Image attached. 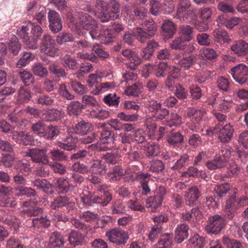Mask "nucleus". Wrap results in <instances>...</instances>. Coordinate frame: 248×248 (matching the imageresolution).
Wrapping results in <instances>:
<instances>
[{"mask_svg":"<svg viewBox=\"0 0 248 248\" xmlns=\"http://www.w3.org/2000/svg\"><path fill=\"white\" fill-rule=\"evenodd\" d=\"M80 19L83 28L89 31V34L93 39L100 41L105 44H108L113 41L110 30L106 29L103 31H99L95 20L93 19L92 17L88 14L82 15Z\"/></svg>","mask_w":248,"mask_h":248,"instance_id":"obj_1","label":"nucleus"},{"mask_svg":"<svg viewBox=\"0 0 248 248\" xmlns=\"http://www.w3.org/2000/svg\"><path fill=\"white\" fill-rule=\"evenodd\" d=\"M40 50L41 53L51 57L58 56L60 53L55 40L47 33L44 34L41 39Z\"/></svg>","mask_w":248,"mask_h":248,"instance_id":"obj_2","label":"nucleus"},{"mask_svg":"<svg viewBox=\"0 0 248 248\" xmlns=\"http://www.w3.org/2000/svg\"><path fill=\"white\" fill-rule=\"evenodd\" d=\"M105 236L110 243L118 246L124 245L129 238L128 232L119 227L107 231Z\"/></svg>","mask_w":248,"mask_h":248,"instance_id":"obj_3","label":"nucleus"},{"mask_svg":"<svg viewBox=\"0 0 248 248\" xmlns=\"http://www.w3.org/2000/svg\"><path fill=\"white\" fill-rule=\"evenodd\" d=\"M213 132L217 135V139L222 143H228L232 138L234 129L230 123L223 125L221 124H217L213 128Z\"/></svg>","mask_w":248,"mask_h":248,"instance_id":"obj_4","label":"nucleus"},{"mask_svg":"<svg viewBox=\"0 0 248 248\" xmlns=\"http://www.w3.org/2000/svg\"><path fill=\"white\" fill-rule=\"evenodd\" d=\"M226 224V220L221 216L216 215L209 217L205 230L208 233L217 234Z\"/></svg>","mask_w":248,"mask_h":248,"instance_id":"obj_5","label":"nucleus"},{"mask_svg":"<svg viewBox=\"0 0 248 248\" xmlns=\"http://www.w3.org/2000/svg\"><path fill=\"white\" fill-rule=\"evenodd\" d=\"M155 225L152 228L148 234V239L152 242H154L156 239L158 235L161 233L164 223L167 222L169 220L167 215L163 214L153 217Z\"/></svg>","mask_w":248,"mask_h":248,"instance_id":"obj_6","label":"nucleus"},{"mask_svg":"<svg viewBox=\"0 0 248 248\" xmlns=\"http://www.w3.org/2000/svg\"><path fill=\"white\" fill-rule=\"evenodd\" d=\"M133 180L138 181L140 185V188L142 195H147L150 193V186L151 174L140 171L132 174Z\"/></svg>","mask_w":248,"mask_h":248,"instance_id":"obj_7","label":"nucleus"},{"mask_svg":"<svg viewBox=\"0 0 248 248\" xmlns=\"http://www.w3.org/2000/svg\"><path fill=\"white\" fill-rule=\"evenodd\" d=\"M29 27L31 29V35L28 47L35 50L38 47L37 42L42 35L43 30L39 25L30 21H29Z\"/></svg>","mask_w":248,"mask_h":248,"instance_id":"obj_8","label":"nucleus"},{"mask_svg":"<svg viewBox=\"0 0 248 248\" xmlns=\"http://www.w3.org/2000/svg\"><path fill=\"white\" fill-rule=\"evenodd\" d=\"M236 82L243 84L248 80V67L243 63H240L232 68L230 72Z\"/></svg>","mask_w":248,"mask_h":248,"instance_id":"obj_9","label":"nucleus"},{"mask_svg":"<svg viewBox=\"0 0 248 248\" xmlns=\"http://www.w3.org/2000/svg\"><path fill=\"white\" fill-rule=\"evenodd\" d=\"M26 155L31 157V160L35 163L47 164L49 162L46 150L45 149L35 148L28 150L26 152Z\"/></svg>","mask_w":248,"mask_h":248,"instance_id":"obj_10","label":"nucleus"},{"mask_svg":"<svg viewBox=\"0 0 248 248\" xmlns=\"http://www.w3.org/2000/svg\"><path fill=\"white\" fill-rule=\"evenodd\" d=\"M64 206H65L68 211L73 210L75 207V203L67 196H58L50 204V207L53 210H57Z\"/></svg>","mask_w":248,"mask_h":248,"instance_id":"obj_11","label":"nucleus"},{"mask_svg":"<svg viewBox=\"0 0 248 248\" xmlns=\"http://www.w3.org/2000/svg\"><path fill=\"white\" fill-rule=\"evenodd\" d=\"M149 110L156 119L163 120L169 114V110L162 107L160 103L152 100L148 104Z\"/></svg>","mask_w":248,"mask_h":248,"instance_id":"obj_12","label":"nucleus"},{"mask_svg":"<svg viewBox=\"0 0 248 248\" xmlns=\"http://www.w3.org/2000/svg\"><path fill=\"white\" fill-rule=\"evenodd\" d=\"M49 29L53 33H56L62 30V21L60 15L54 10H50L48 13Z\"/></svg>","mask_w":248,"mask_h":248,"instance_id":"obj_13","label":"nucleus"},{"mask_svg":"<svg viewBox=\"0 0 248 248\" xmlns=\"http://www.w3.org/2000/svg\"><path fill=\"white\" fill-rule=\"evenodd\" d=\"M193 55H186L182 53L176 54L174 57L175 63L182 69H188L195 62Z\"/></svg>","mask_w":248,"mask_h":248,"instance_id":"obj_14","label":"nucleus"},{"mask_svg":"<svg viewBox=\"0 0 248 248\" xmlns=\"http://www.w3.org/2000/svg\"><path fill=\"white\" fill-rule=\"evenodd\" d=\"M231 50L233 54L238 57H246L248 61V43L243 40L234 41L231 46Z\"/></svg>","mask_w":248,"mask_h":248,"instance_id":"obj_15","label":"nucleus"},{"mask_svg":"<svg viewBox=\"0 0 248 248\" xmlns=\"http://www.w3.org/2000/svg\"><path fill=\"white\" fill-rule=\"evenodd\" d=\"M12 139L16 143L24 145H32L34 142L32 135L25 131H14Z\"/></svg>","mask_w":248,"mask_h":248,"instance_id":"obj_16","label":"nucleus"},{"mask_svg":"<svg viewBox=\"0 0 248 248\" xmlns=\"http://www.w3.org/2000/svg\"><path fill=\"white\" fill-rule=\"evenodd\" d=\"M201 196L199 189L196 186H192L185 191V203L189 206H193Z\"/></svg>","mask_w":248,"mask_h":248,"instance_id":"obj_17","label":"nucleus"},{"mask_svg":"<svg viewBox=\"0 0 248 248\" xmlns=\"http://www.w3.org/2000/svg\"><path fill=\"white\" fill-rule=\"evenodd\" d=\"M114 134L113 131L103 129L101 132L100 140L104 144H107V145L101 148V150H110L114 147L113 142Z\"/></svg>","mask_w":248,"mask_h":248,"instance_id":"obj_18","label":"nucleus"},{"mask_svg":"<svg viewBox=\"0 0 248 248\" xmlns=\"http://www.w3.org/2000/svg\"><path fill=\"white\" fill-rule=\"evenodd\" d=\"M204 113L205 110L203 108L197 109L194 108H188L187 109L186 118L189 120L201 123Z\"/></svg>","mask_w":248,"mask_h":248,"instance_id":"obj_19","label":"nucleus"},{"mask_svg":"<svg viewBox=\"0 0 248 248\" xmlns=\"http://www.w3.org/2000/svg\"><path fill=\"white\" fill-rule=\"evenodd\" d=\"M188 226L185 224L178 225L175 230V240L177 243H182L188 236Z\"/></svg>","mask_w":248,"mask_h":248,"instance_id":"obj_20","label":"nucleus"},{"mask_svg":"<svg viewBox=\"0 0 248 248\" xmlns=\"http://www.w3.org/2000/svg\"><path fill=\"white\" fill-rule=\"evenodd\" d=\"M122 156L118 150H117L102 154L101 158L108 164L114 165L122 161Z\"/></svg>","mask_w":248,"mask_h":248,"instance_id":"obj_21","label":"nucleus"},{"mask_svg":"<svg viewBox=\"0 0 248 248\" xmlns=\"http://www.w3.org/2000/svg\"><path fill=\"white\" fill-rule=\"evenodd\" d=\"M106 166L103 160H92L90 163L89 170L93 173L103 174L106 171Z\"/></svg>","mask_w":248,"mask_h":248,"instance_id":"obj_22","label":"nucleus"},{"mask_svg":"<svg viewBox=\"0 0 248 248\" xmlns=\"http://www.w3.org/2000/svg\"><path fill=\"white\" fill-rule=\"evenodd\" d=\"M55 100V93H43L37 96L36 103L42 106H50L54 104Z\"/></svg>","mask_w":248,"mask_h":248,"instance_id":"obj_23","label":"nucleus"},{"mask_svg":"<svg viewBox=\"0 0 248 248\" xmlns=\"http://www.w3.org/2000/svg\"><path fill=\"white\" fill-rule=\"evenodd\" d=\"M77 141L75 138L72 136H68L62 140V141H58L57 145L61 149L66 151H71L76 148Z\"/></svg>","mask_w":248,"mask_h":248,"instance_id":"obj_24","label":"nucleus"},{"mask_svg":"<svg viewBox=\"0 0 248 248\" xmlns=\"http://www.w3.org/2000/svg\"><path fill=\"white\" fill-rule=\"evenodd\" d=\"M205 166L210 170L221 169L226 166V160L223 159L221 156L216 155L213 159L208 161Z\"/></svg>","mask_w":248,"mask_h":248,"instance_id":"obj_25","label":"nucleus"},{"mask_svg":"<svg viewBox=\"0 0 248 248\" xmlns=\"http://www.w3.org/2000/svg\"><path fill=\"white\" fill-rule=\"evenodd\" d=\"M191 7V3L189 0H180L177 9V16L181 20L185 21V13L188 11Z\"/></svg>","mask_w":248,"mask_h":248,"instance_id":"obj_26","label":"nucleus"},{"mask_svg":"<svg viewBox=\"0 0 248 248\" xmlns=\"http://www.w3.org/2000/svg\"><path fill=\"white\" fill-rule=\"evenodd\" d=\"M159 46L158 42L151 40L148 42L147 46L142 51L140 55L144 59L148 60L152 57L153 53Z\"/></svg>","mask_w":248,"mask_h":248,"instance_id":"obj_27","label":"nucleus"},{"mask_svg":"<svg viewBox=\"0 0 248 248\" xmlns=\"http://www.w3.org/2000/svg\"><path fill=\"white\" fill-rule=\"evenodd\" d=\"M184 141V136L179 131L171 130L167 136V141L170 145L176 146Z\"/></svg>","mask_w":248,"mask_h":248,"instance_id":"obj_28","label":"nucleus"},{"mask_svg":"<svg viewBox=\"0 0 248 248\" xmlns=\"http://www.w3.org/2000/svg\"><path fill=\"white\" fill-rule=\"evenodd\" d=\"M63 236L57 232H54L51 234L49 240V245L51 248H61L64 244Z\"/></svg>","mask_w":248,"mask_h":248,"instance_id":"obj_29","label":"nucleus"},{"mask_svg":"<svg viewBox=\"0 0 248 248\" xmlns=\"http://www.w3.org/2000/svg\"><path fill=\"white\" fill-rule=\"evenodd\" d=\"M84 240V236L77 231L72 230L69 233L68 241L74 247L82 245Z\"/></svg>","mask_w":248,"mask_h":248,"instance_id":"obj_30","label":"nucleus"},{"mask_svg":"<svg viewBox=\"0 0 248 248\" xmlns=\"http://www.w3.org/2000/svg\"><path fill=\"white\" fill-rule=\"evenodd\" d=\"M193 29L188 25H180L179 27V33L184 40L190 42L194 38Z\"/></svg>","mask_w":248,"mask_h":248,"instance_id":"obj_31","label":"nucleus"},{"mask_svg":"<svg viewBox=\"0 0 248 248\" xmlns=\"http://www.w3.org/2000/svg\"><path fill=\"white\" fill-rule=\"evenodd\" d=\"M163 35L166 39H169L173 36L176 31L174 24L170 20L165 21L161 26Z\"/></svg>","mask_w":248,"mask_h":248,"instance_id":"obj_32","label":"nucleus"},{"mask_svg":"<svg viewBox=\"0 0 248 248\" xmlns=\"http://www.w3.org/2000/svg\"><path fill=\"white\" fill-rule=\"evenodd\" d=\"M212 34L215 41L220 44L229 43L231 41L228 32L223 30L216 29L213 31Z\"/></svg>","mask_w":248,"mask_h":248,"instance_id":"obj_33","label":"nucleus"},{"mask_svg":"<svg viewBox=\"0 0 248 248\" xmlns=\"http://www.w3.org/2000/svg\"><path fill=\"white\" fill-rule=\"evenodd\" d=\"M141 28L145 30L151 38L155 36L157 31V26L152 19L143 20L141 23Z\"/></svg>","mask_w":248,"mask_h":248,"instance_id":"obj_34","label":"nucleus"},{"mask_svg":"<svg viewBox=\"0 0 248 248\" xmlns=\"http://www.w3.org/2000/svg\"><path fill=\"white\" fill-rule=\"evenodd\" d=\"M32 225L37 228H47L50 225V220L46 215L43 214L40 217H36L31 220Z\"/></svg>","mask_w":248,"mask_h":248,"instance_id":"obj_35","label":"nucleus"},{"mask_svg":"<svg viewBox=\"0 0 248 248\" xmlns=\"http://www.w3.org/2000/svg\"><path fill=\"white\" fill-rule=\"evenodd\" d=\"M183 176L201 178L204 179L207 177L206 174L203 170H199L197 168L193 166L189 167L186 171L183 172Z\"/></svg>","mask_w":248,"mask_h":248,"instance_id":"obj_36","label":"nucleus"},{"mask_svg":"<svg viewBox=\"0 0 248 248\" xmlns=\"http://www.w3.org/2000/svg\"><path fill=\"white\" fill-rule=\"evenodd\" d=\"M172 235L166 233L161 235L156 244L157 248H169L172 243Z\"/></svg>","mask_w":248,"mask_h":248,"instance_id":"obj_37","label":"nucleus"},{"mask_svg":"<svg viewBox=\"0 0 248 248\" xmlns=\"http://www.w3.org/2000/svg\"><path fill=\"white\" fill-rule=\"evenodd\" d=\"M1 220L5 224L8 225L11 229L16 231L20 227V222L15 216H4L1 217Z\"/></svg>","mask_w":248,"mask_h":248,"instance_id":"obj_38","label":"nucleus"},{"mask_svg":"<svg viewBox=\"0 0 248 248\" xmlns=\"http://www.w3.org/2000/svg\"><path fill=\"white\" fill-rule=\"evenodd\" d=\"M64 113L59 110L53 109L48 111L44 119L46 122H53L59 120L63 116Z\"/></svg>","mask_w":248,"mask_h":248,"instance_id":"obj_39","label":"nucleus"},{"mask_svg":"<svg viewBox=\"0 0 248 248\" xmlns=\"http://www.w3.org/2000/svg\"><path fill=\"white\" fill-rule=\"evenodd\" d=\"M71 224L76 229L83 232L85 233L91 232L92 230L90 226L75 217H72L70 219Z\"/></svg>","mask_w":248,"mask_h":248,"instance_id":"obj_40","label":"nucleus"},{"mask_svg":"<svg viewBox=\"0 0 248 248\" xmlns=\"http://www.w3.org/2000/svg\"><path fill=\"white\" fill-rule=\"evenodd\" d=\"M145 150L147 156H156L160 152V146L157 143L150 142L146 144Z\"/></svg>","mask_w":248,"mask_h":248,"instance_id":"obj_41","label":"nucleus"},{"mask_svg":"<svg viewBox=\"0 0 248 248\" xmlns=\"http://www.w3.org/2000/svg\"><path fill=\"white\" fill-rule=\"evenodd\" d=\"M92 129L91 124L85 121H81L78 123L75 127V132L81 135H86Z\"/></svg>","mask_w":248,"mask_h":248,"instance_id":"obj_42","label":"nucleus"},{"mask_svg":"<svg viewBox=\"0 0 248 248\" xmlns=\"http://www.w3.org/2000/svg\"><path fill=\"white\" fill-rule=\"evenodd\" d=\"M120 97L115 93H110L105 96L103 101L109 106L118 107L120 102Z\"/></svg>","mask_w":248,"mask_h":248,"instance_id":"obj_43","label":"nucleus"},{"mask_svg":"<svg viewBox=\"0 0 248 248\" xmlns=\"http://www.w3.org/2000/svg\"><path fill=\"white\" fill-rule=\"evenodd\" d=\"M51 158L55 161L62 162L67 159L66 153L58 148H53L50 152Z\"/></svg>","mask_w":248,"mask_h":248,"instance_id":"obj_44","label":"nucleus"},{"mask_svg":"<svg viewBox=\"0 0 248 248\" xmlns=\"http://www.w3.org/2000/svg\"><path fill=\"white\" fill-rule=\"evenodd\" d=\"M133 35L140 43H145L151 37L141 27H137L133 30Z\"/></svg>","mask_w":248,"mask_h":248,"instance_id":"obj_45","label":"nucleus"},{"mask_svg":"<svg viewBox=\"0 0 248 248\" xmlns=\"http://www.w3.org/2000/svg\"><path fill=\"white\" fill-rule=\"evenodd\" d=\"M8 47L11 53L14 55H17L21 48V45L16 36L14 35L11 36Z\"/></svg>","mask_w":248,"mask_h":248,"instance_id":"obj_46","label":"nucleus"},{"mask_svg":"<svg viewBox=\"0 0 248 248\" xmlns=\"http://www.w3.org/2000/svg\"><path fill=\"white\" fill-rule=\"evenodd\" d=\"M20 79L25 86H29L33 83L34 78L32 74L26 70L18 72Z\"/></svg>","mask_w":248,"mask_h":248,"instance_id":"obj_47","label":"nucleus"},{"mask_svg":"<svg viewBox=\"0 0 248 248\" xmlns=\"http://www.w3.org/2000/svg\"><path fill=\"white\" fill-rule=\"evenodd\" d=\"M62 64L65 68L69 69L76 70L78 67L77 60L69 55H66L63 57Z\"/></svg>","mask_w":248,"mask_h":248,"instance_id":"obj_48","label":"nucleus"},{"mask_svg":"<svg viewBox=\"0 0 248 248\" xmlns=\"http://www.w3.org/2000/svg\"><path fill=\"white\" fill-rule=\"evenodd\" d=\"M43 210L39 207H30L23 209L21 211V214L24 217L38 216L43 213Z\"/></svg>","mask_w":248,"mask_h":248,"instance_id":"obj_49","label":"nucleus"},{"mask_svg":"<svg viewBox=\"0 0 248 248\" xmlns=\"http://www.w3.org/2000/svg\"><path fill=\"white\" fill-rule=\"evenodd\" d=\"M30 27H29V22L27 23V25L26 26H22L21 28H19L17 30V34L20 38H21L23 41L26 44L27 46L28 47L30 43V35L29 32L28 31H29Z\"/></svg>","mask_w":248,"mask_h":248,"instance_id":"obj_50","label":"nucleus"},{"mask_svg":"<svg viewBox=\"0 0 248 248\" xmlns=\"http://www.w3.org/2000/svg\"><path fill=\"white\" fill-rule=\"evenodd\" d=\"M16 195L18 197L26 196L28 198L34 197L36 191L31 187L20 186L16 189Z\"/></svg>","mask_w":248,"mask_h":248,"instance_id":"obj_51","label":"nucleus"},{"mask_svg":"<svg viewBox=\"0 0 248 248\" xmlns=\"http://www.w3.org/2000/svg\"><path fill=\"white\" fill-rule=\"evenodd\" d=\"M34 186L43 192L47 193L52 187L51 184L46 179H37L32 182Z\"/></svg>","mask_w":248,"mask_h":248,"instance_id":"obj_52","label":"nucleus"},{"mask_svg":"<svg viewBox=\"0 0 248 248\" xmlns=\"http://www.w3.org/2000/svg\"><path fill=\"white\" fill-rule=\"evenodd\" d=\"M59 134V129L58 127L53 125L46 126L44 134L42 137L46 139H52L57 137Z\"/></svg>","mask_w":248,"mask_h":248,"instance_id":"obj_53","label":"nucleus"},{"mask_svg":"<svg viewBox=\"0 0 248 248\" xmlns=\"http://www.w3.org/2000/svg\"><path fill=\"white\" fill-rule=\"evenodd\" d=\"M82 106L78 101H72L67 107L68 113L70 115H78L83 108Z\"/></svg>","mask_w":248,"mask_h":248,"instance_id":"obj_54","label":"nucleus"},{"mask_svg":"<svg viewBox=\"0 0 248 248\" xmlns=\"http://www.w3.org/2000/svg\"><path fill=\"white\" fill-rule=\"evenodd\" d=\"M222 242L226 248H242L243 247L240 241L231 239L226 236L222 237Z\"/></svg>","mask_w":248,"mask_h":248,"instance_id":"obj_55","label":"nucleus"},{"mask_svg":"<svg viewBox=\"0 0 248 248\" xmlns=\"http://www.w3.org/2000/svg\"><path fill=\"white\" fill-rule=\"evenodd\" d=\"M90 115L93 118L99 120H104L109 116L108 111L100 108H92L90 111Z\"/></svg>","mask_w":248,"mask_h":248,"instance_id":"obj_56","label":"nucleus"},{"mask_svg":"<svg viewBox=\"0 0 248 248\" xmlns=\"http://www.w3.org/2000/svg\"><path fill=\"white\" fill-rule=\"evenodd\" d=\"M70 84L72 89L78 95H82L87 92V88L76 80L70 78Z\"/></svg>","mask_w":248,"mask_h":248,"instance_id":"obj_57","label":"nucleus"},{"mask_svg":"<svg viewBox=\"0 0 248 248\" xmlns=\"http://www.w3.org/2000/svg\"><path fill=\"white\" fill-rule=\"evenodd\" d=\"M34 13V19L40 24L45 20L46 16V9L44 6L41 5L37 6Z\"/></svg>","mask_w":248,"mask_h":248,"instance_id":"obj_58","label":"nucleus"},{"mask_svg":"<svg viewBox=\"0 0 248 248\" xmlns=\"http://www.w3.org/2000/svg\"><path fill=\"white\" fill-rule=\"evenodd\" d=\"M124 174L122 168L116 166L109 171L108 176L111 181H117L120 180Z\"/></svg>","mask_w":248,"mask_h":248,"instance_id":"obj_59","label":"nucleus"},{"mask_svg":"<svg viewBox=\"0 0 248 248\" xmlns=\"http://www.w3.org/2000/svg\"><path fill=\"white\" fill-rule=\"evenodd\" d=\"M31 98V92L23 87L19 89L18 93L17 101L19 104L26 103Z\"/></svg>","mask_w":248,"mask_h":248,"instance_id":"obj_60","label":"nucleus"},{"mask_svg":"<svg viewBox=\"0 0 248 248\" xmlns=\"http://www.w3.org/2000/svg\"><path fill=\"white\" fill-rule=\"evenodd\" d=\"M46 126V124L43 122L38 121L31 124V129L34 134L42 137L43 134H44Z\"/></svg>","mask_w":248,"mask_h":248,"instance_id":"obj_61","label":"nucleus"},{"mask_svg":"<svg viewBox=\"0 0 248 248\" xmlns=\"http://www.w3.org/2000/svg\"><path fill=\"white\" fill-rule=\"evenodd\" d=\"M162 202L159 200L155 196H150L146 200V206L151 208L152 212H155L157 208L162 204Z\"/></svg>","mask_w":248,"mask_h":248,"instance_id":"obj_62","label":"nucleus"},{"mask_svg":"<svg viewBox=\"0 0 248 248\" xmlns=\"http://www.w3.org/2000/svg\"><path fill=\"white\" fill-rule=\"evenodd\" d=\"M189 163V158L187 155L185 154L178 159L174 165L171 167L173 170H179L187 165Z\"/></svg>","mask_w":248,"mask_h":248,"instance_id":"obj_63","label":"nucleus"},{"mask_svg":"<svg viewBox=\"0 0 248 248\" xmlns=\"http://www.w3.org/2000/svg\"><path fill=\"white\" fill-rule=\"evenodd\" d=\"M189 241L193 247L197 248H203L206 243L204 238L197 233L191 237Z\"/></svg>","mask_w":248,"mask_h":248,"instance_id":"obj_64","label":"nucleus"}]
</instances>
